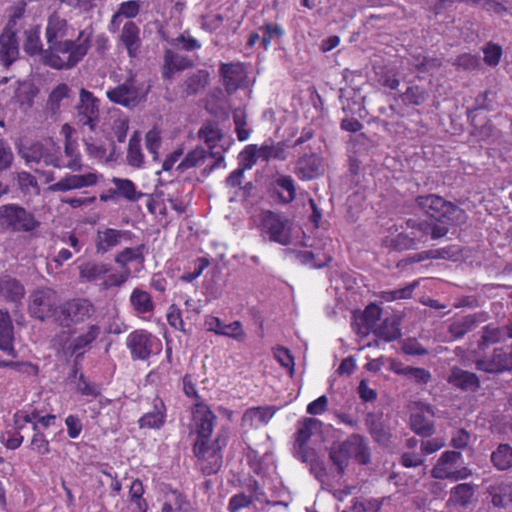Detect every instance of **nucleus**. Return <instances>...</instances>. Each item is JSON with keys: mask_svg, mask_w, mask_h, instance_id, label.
<instances>
[{"mask_svg": "<svg viewBox=\"0 0 512 512\" xmlns=\"http://www.w3.org/2000/svg\"><path fill=\"white\" fill-rule=\"evenodd\" d=\"M217 416L204 402H196L192 411L196 440L193 445V453L200 463V469L204 475L216 474L222 466L221 450L227 444V436L218 432L214 441L211 435L214 430Z\"/></svg>", "mask_w": 512, "mask_h": 512, "instance_id": "f257e3e1", "label": "nucleus"}, {"mask_svg": "<svg viewBox=\"0 0 512 512\" xmlns=\"http://www.w3.org/2000/svg\"><path fill=\"white\" fill-rule=\"evenodd\" d=\"M84 34L81 30L75 40L65 39L48 46L43 53V63L57 70L75 67L87 55L91 45L90 37L84 38Z\"/></svg>", "mask_w": 512, "mask_h": 512, "instance_id": "f03ea898", "label": "nucleus"}, {"mask_svg": "<svg viewBox=\"0 0 512 512\" xmlns=\"http://www.w3.org/2000/svg\"><path fill=\"white\" fill-rule=\"evenodd\" d=\"M415 204L429 220L448 228L464 223L467 217L459 206L436 194L419 195Z\"/></svg>", "mask_w": 512, "mask_h": 512, "instance_id": "7ed1b4c3", "label": "nucleus"}, {"mask_svg": "<svg viewBox=\"0 0 512 512\" xmlns=\"http://www.w3.org/2000/svg\"><path fill=\"white\" fill-rule=\"evenodd\" d=\"M431 476L438 480L460 481L472 476V470L468 468L460 451H444L436 464L431 469Z\"/></svg>", "mask_w": 512, "mask_h": 512, "instance_id": "20e7f679", "label": "nucleus"}, {"mask_svg": "<svg viewBox=\"0 0 512 512\" xmlns=\"http://www.w3.org/2000/svg\"><path fill=\"white\" fill-rule=\"evenodd\" d=\"M22 418L25 423L31 424L33 434L30 439V449L39 456L48 455L51 452V446L44 431L55 426L57 416L55 414L40 415L37 410H33Z\"/></svg>", "mask_w": 512, "mask_h": 512, "instance_id": "39448f33", "label": "nucleus"}, {"mask_svg": "<svg viewBox=\"0 0 512 512\" xmlns=\"http://www.w3.org/2000/svg\"><path fill=\"white\" fill-rule=\"evenodd\" d=\"M125 344L134 361H147L162 351L161 340L146 329H135L130 332Z\"/></svg>", "mask_w": 512, "mask_h": 512, "instance_id": "423d86ee", "label": "nucleus"}, {"mask_svg": "<svg viewBox=\"0 0 512 512\" xmlns=\"http://www.w3.org/2000/svg\"><path fill=\"white\" fill-rule=\"evenodd\" d=\"M95 313L93 303L87 298H73L62 303L58 308L56 321L64 328L80 324Z\"/></svg>", "mask_w": 512, "mask_h": 512, "instance_id": "0eeeda50", "label": "nucleus"}, {"mask_svg": "<svg viewBox=\"0 0 512 512\" xmlns=\"http://www.w3.org/2000/svg\"><path fill=\"white\" fill-rule=\"evenodd\" d=\"M39 222L34 215L16 204L0 207V226L12 232H31Z\"/></svg>", "mask_w": 512, "mask_h": 512, "instance_id": "6e6552de", "label": "nucleus"}, {"mask_svg": "<svg viewBox=\"0 0 512 512\" xmlns=\"http://www.w3.org/2000/svg\"><path fill=\"white\" fill-rule=\"evenodd\" d=\"M58 294L55 290L43 287L30 295L28 310L31 317L41 321L57 316Z\"/></svg>", "mask_w": 512, "mask_h": 512, "instance_id": "1a4fd4ad", "label": "nucleus"}, {"mask_svg": "<svg viewBox=\"0 0 512 512\" xmlns=\"http://www.w3.org/2000/svg\"><path fill=\"white\" fill-rule=\"evenodd\" d=\"M288 220L279 213L266 210L261 213L259 230L262 235H268L271 242L288 245L291 242L290 232L287 230Z\"/></svg>", "mask_w": 512, "mask_h": 512, "instance_id": "9d476101", "label": "nucleus"}, {"mask_svg": "<svg viewBox=\"0 0 512 512\" xmlns=\"http://www.w3.org/2000/svg\"><path fill=\"white\" fill-rule=\"evenodd\" d=\"M433 417L432 406L420 401L415 402L410 415L411 430L419 436L430 437L435 431Z\"/></svg>", "mask_w": 512, "mask_h": 512, "instance_id": "9b49d317", "label": "nucleus"}, {"mask_svg": "<svg viewBox=\"0 0 512 512\" xmlns=\"http://www.w3.org/2000/svg\"><path fill=\"white\" fill-rule=\"evenodd\" d=\"M76 119L78 125L88 126L93 131L99 120V100L92 92L81 89L80 102L77 105Z\"/></svg>", "mask_w": 512, "mask_h": 512, "instance_id": "f8f14e48", "label": "nucleus"}, {"mask_svg": "<svg viewBox=\"0 0 512 512\" xmlns=\"http://www.w3.org/2000/svg\"><path fill=\"white\" fill-rule=\"evenodd\" d=\"M324 158L318 153H306L300 156L294 167V174L301 181H311L325 174Z\"/></svg>", "mask_w": 512, "mask_h": 512, "instance_id": "ddd939ff", "label": "nucleus"}, {"mask_svg": "<svg viewBox=\"0 0 512 512\" xmlns=\"http://www.w3.org/2000/svg\"><path fill=\"white\" fill-rule=\"evenodd\" d=\"M476 368L487 373H502L512 370V347L495 348L490 357L478 359Z\"/></svg>", "mask_w": 512, "mask_h": 512, "instance_id": "4468645a", "label": "nucleus"}, {"mask_svg": "<svg viewBox=\"0 0 512 512\" xmlns=\"http://www.w3.org/2000/svg\"><path fill=\"white\" fill-rule=\"evenodd\" d=\"M408 227L411 234L415 236L417 243H426L429 238L436 240L447 235L449 228L446 225L435 223L428 220H408Z\"/></svg>", "mask_w": 512, "mask_h": 512, "instance_id": "2eb2a0df", "label": "nucleus"}, {"mask_svg": "<svg viewBox=\"0 0 512 512\" xmlns=\"http://www.w3.org/2000/svg\"><path fill=\"white\" fill-rule=\"evenodd\" d=\"M199 137L204 140L210 149V156L215 159L214 163L210 166V170H215L221 166L225 167L223 153L214 150L222 139V132L218 126L212 122L205 123L199 130Z\"/></svg>", "mask_w": 512, "mask_h": 512, "instance_id": "dca6fc26", "label": "nucleus"}, {"mask_svg": "<svg viewBox=\"0 0 512 512\" xmlns=\"http://www.w3.org/2000/svg\"><path fill=\"white\" fill-rule=\"evenodd\" d=\"M132 79L106 91V97L114 104L126 108L135 107L139 103L138 89L133 85Z\"/></svg>", "mask_w": 512, "mask_h": 512, "instance_id": "f3484780", "label": "nucleus"}, {"mask_svg": "<svg viewBox=\"0 0 512 512\" xmlns=\"http://www.w3.org/2000/svg\"><path fill=\"white\" fill-rule=\"evenodd\" d=\"M219 74L226 92L232 94L241 86V82L245 77V67L241 62L221 63Z\"/></svg>", "mask_w": 512, "mask_h": 512, "instance_id": "a211bd4d", "label": "nucleus"}, {"mask_svg": "<svg viewBox=\"0 0 512 512\" xmlns=\"http://www.w3.org/2000/svg\"><path fill=\"white\" fill-rule=\"evenodd\" d=\"M153 409L143 414L139 420L138 425L141 429H161L166 422L167 408L164 401L156 395L152 401Z\"/></svg>", "mask_w": 512, "mask_h": 512, "instance_id": "6ab92c4d", "label": "nucleus"}, {"mask_svg": "<svg viewBox=\"0 0 512 512\" xmlns=\"http://www.w3.org/2000/svg\"><path fill=\"white\" fill-rule=\"evenodd\" d=\"M14 340V326L10 313L0 308V350L11 358L18 356Z\"/></svg>", "mask_w": 512, "mask_h": 512, "instance_id": "aec40b11", "label": "nucleus"}, {"mask_svg": "<svg viewBox=\"0 0 512 512\" xmlns=\"http://www.w3.org/2000/svg\"><path fill=\"white\" fill-rule=\"evenodd\" d=\"M98 182L96 173H86L83 175H67L60 179L58 182L50 185L49 189L54 192H66L74 189H81L84 187H91Z\"/></svg>", "mask_w": 512, "mask_h": 512, "instance_id": "412c9836", "label": "nucleus"}, {"mask_svg": "<svg viewBox=\"0 0 512 512\" xmlns=\"http://www.w3.org/2000/svg\"><path fill=\"white\" fill-rule=\"evenodd\" d=\"M447 382L451 386L466 392H476L480 388V380L475 373L457 366L451 368Z\"/></svg>", "mask_w": 512, "mask_h": 512, "instance_id": "4be33fe9", "label": "nucleus"}, {"mask_svg": "<svg viewBox=\"0 0 512 512\" xmlns=\"http://www.w3.org/2000/svg\"><path fill=\"white\" fill-rule=\"evenodd\" d=\"M126 231L114 228L98 229L95 237L96 253L104 255L117 247L125 237Z\"/></svg>", "mask_w": 512, "mask_h": 512, "instance_id": "5701e85b", "label": "nucleus"}, {"mask_svg": "<svg viewBox=\"0 0 512 512\" xmlns=\"http://www.w3.org/2000/svg\"><path fill=\"white\" fill-rule=\"evenodd\" d=\"M476 485L472 483H459L451 488L447 505L466 509L475 500Z\"/></svg>", "mask_w": 512, "mask_h": 512, "instance_id": "b1692460", "label": "nucleus"}, {"mask_svg": "<svg viewBox=\"0 0 512 512\" xmlns=\"http://www.w3.org/2000/svg\"><path fill=\"white\" fill-rule=\"evenodd\" d=\"M19 56V45L16 33L5 28L0 34V60L5 67H9Z\"/></svg>", "mask_w": 512, "mask_h": 512, "instance_id": "393cba45", "label": "nucleus"}, {"mask_svg": "<svg viewBox=\"0 0 512 512\" xmlns=\"http://www.w3.org/2000/svg\"><path fill=\"white\" fill-rule=\"evenodd\" d=\"M193 66V61L171 49L165 50L162 77L165 80L173 78L174 74Z\"/></svg>", "mask_w": 512, "mask_h": 512, "instance_id": "a878e982", "label": "nucleus"}, {"mask_svg": "<svg viewBox=\"0 0 512 512\" xmlns=\"http://www.w3.org/2000/svg\"><path fill=\"white\" fill-rule=\"evenodd\" d=\"M69 24L66 19L61 18L57 13H52L48 17L45 37L48 46H52L68 36Z\"/></svg>", "mask_w": 512, "mask_h": 512, "instance_id": "bb28decb", "label": "nucleus"}, {"mask_svg": "<svg viewBox=\"0 0 512 512\" xmlns=\"http://www.w3.org/2000/svg\"><path fill=\"white\" fill-rule=\"evenodd\" d=\"M129 303L136 316L146 319V315L153 314L155 303L149 292L134 288L129 297Z\"/></svg>", "mask_w": 512, "mask_h": 512, "instance_id": "cd10ccee", "label": "nucleus"}, {"mask_svg": "<svg viewBox=\"0 0 512 512\" xmlns=\"http://www.w3.org/2000/svg\"><path fill=\"white\" fill-rule=\"evenodd\" d=\"M78 270L81 282H97L102 281L113 269L108 263L90 260L79 265Z\"/></svg>", "mask_w": 512, "mask_h": 512, "instance_id": "c85d7f7f", "label": "nucleus"}, {"mask_svg": "<svg viewBox=\"0 0 512 512\" xmlns=\"http://www.w3.org/2000/svg\"><path fill=\"white\" fill-rule=\"evenodd\" d=\"M25 296L23 284L10 275L0 276V297L6 302L20 303Z\"/></svg>", "mask_w": 512, "mask_h": 512, "instance_id": "c756f323", "label": "nucleus"}, {"mask_svg": "<svg viewBox=\"0 0 512 512\" xmlns=\"http://www.w3.org/2000/svg\"><path fill=\"white\" fill-rule=\"evenodd\" d=\"M120 41L125 46L130 58L137 57L141 46L139 27L132 21L126 22L121 31Z\"/></svg>", "mask_w": 512, "mask_h": 512, "instance_id": "7c9ffc66", "label": "nucleus"}, {"mask_svg": "<svg viewBox=\"0 0 512 512\" xmlns=\"http://www.w3.org/2000/svg\"><path fill=\"white\" fill-rule=\"evenodd\" d=\"M347 448L352 458L359 464L366 465L370 462L371 453L367 439L360 434H352L346 440Z\"/></svg>", "mask_w": 512, "mask_h": 512, "instance_id": "2f4dec72", "label": "nucleus"}, {"mask_svg": "<svg viewBox=\"0 0 512 512\" xmlns=\"http://www.w3.org/2000/svg\"><path fill=\"white\" fill-rule=\"evenodd\" d=\"M365 421L373 440L379 445L388 446L391 439V433L381 418L374 413H368Z\"/></svg>", "mask_w": 512, "mask_h": 512, "instance_id": "473e14b6", "label": "nucleus"}, {"mask_svg": "<svg viewBox=\"0 0 512 512\" xmlns=\"http://www.w3.org/2000/svg\"><path fill=\"white\" fill-rule=\"evenodd\" d=\"M111 182L115 188L109 189V193L117 194V197L136 202L144 196V193L138 191L135 183L130 179L113 177Z\"/></svg>", "mask_w": 512, "mask_h": 512, "instance_id": "72a5a7b5", "label": "nucleus"}, {"mask_svg": "<svg viewBox=\"0 0 512 512\" xmlns=\"http://www.w3.org/2000/svg\"><path fill=\"white\" fill-rule=\"evenodd\" d=\"M372 332L385 342L395 341L401 337L400 320L395 317H387Z\"/></svg>", "mask_w": 512, "mask_h": 512, "instance_id": "f704fd0d", "label": "nucleus"}, {"mask_svg": "<svg viewBox=\"0 0 512 512\" xmlns=\"http://www.w3.org/2000/svg\"><path fill=\"white\" fill-rule=\"evenodd\" d=\"M382 309L375 303H371L364 309L360 318L361 323L358 324L357 332L362 335H368L376 327L380 320Z\"/></svg>", "mask_w": 512, "mask_h": 512, "instance_id": "c9c22d12", "label": "nucleus"}, {"mask_svg": "<svg viewBox=\"0 0 512 512\" xmlns=\"http://www.w3.org/2000/svg\"><path fill=\"white\" fill-rule=\"evenodd\" d=\"M489 494L495 507L504 508L512 503V484L500 482L491 485Z\"/></svg>", "mask_w": 512, "mask_h": 512, "instance_id": "e433bc0d", "label": "nucleus"}, {"mask_svg": "<svg viewBox=\"0 0 512 512\" xmlns=\"http://www.w3.org/2000/svg\"><path fill=\"white\" fill-rule=\"evenodd\" d=\"M144 493L145 489L142 481L140 479L133 480L128 492V500L132 506V512H147L148 503L143 497Z\"/></svg>", "mask_w": 512, "mask_h": 512, "instance_id": "4c0bfd02", "label": "nucleus"}, {"mask_svg": "<svg viewBox=\"0 0 512 512\" xmlns=\"http://www.w3.org/2000/svg\"><path fill=\"white\" fill-rule=\"evenodd\" d=\"M347 443L344 440L340 443L332 445L329 451V458L332 463L337 467L340 475L344 474L345 469L349 465V461L352 458L347 448Z\"/></svg>", "mask_w": 512, "mask_h": 512, "instance_id": "58836bf2", "label": "nucleus"}, {"mask_svg": "<svg viewBox=\"0 0 512 512\" xmlns=\"http://www.w3.org/2000/svg\"><path fill=\"white\" fill-rule=\"evenodd\" d=\"M276 411L277 409L274 406L248 408L243 415V421H249L251 425L254 423L267 424L275 415Z\"/></svg>", "mask_w": 512, "mask_h": 512, "instance_id": "ea45409f", "label": "nucleus"}, {"mask_svg": "<svg viewBox=\"0 0 512 512\" xmlns=\"http://www.w3.org/2000/svg\"><path fill=\"white\" fill-rule=\"evenodd\" d=\"M286 144L284 142L264 143L259 148V158L264 162L270 160L285 161L287 159Z\"/></svg>", "mask_w": 512, "mask_h": 512, "instance_id": "a19ab883", "label": "nucleus"}, {"mask_svg": "<svg viewBox=\"0 0 512 512\" xmlns=\"http://www.w3.org/2000/svg\"><path fill=\"white\" fill-rule=\"evenodd\" d=\"M41 30L39 26H33L25 31L23 50L30 56L44 53L43 45L40 39Z\"/></svg>", "mask_w": 512, "mask_h": 512, "instance_id": "79ce46f5", "label": "nucleus"}, {"mask_svg": "<svg viewBox=\"0 0 512 512\" xmlns=\"http://www.w3.org/2000/svg\"><path fill=\"white\" fill-rule=\"evenodd\" d=\"M101 334V327L97 324L89 325L87 331L75 337L70 345L72 353H77L89 347Z\"/></svg>", "mask_w": 512, "mask_h": 512, "instance_id": "37998d69", "label": "nucleus"}, {"mask_svg": "<svg viewBox=\"0 0 512 512\" xmlns=\"http://www.w3.org/2000/svg\"><path fill=\"white\" fill-rule=\"evenodd\" d=\"M126 161L134 168H141L144 164V154L141 149V137L135 132L129 139Z\"/></svg>", "mask_w": 512, "mask_h": 512, "instance_id": "c03bdc74", "label": "nucleus"}, {"mask_svg": "<svg viewBox=\"0 0 512 512\" xmlns=\"http://www.w3.org/2000/svg\"><path fill=\"white\" fill-rule=\"evenodd\" d=\"M276 186L285 191L286 194L278 192L279 202L282 204H290L296 199V185L294 179L290 175H281L275 180Z\"/></svg>", "mask_w": 512, "mask_h": 512, "instance_id": "a18cd8bd", "label": "nucleus"}, {"mask_svg": "<svg viewBox=\"0 0 512 512\" xmlns=\"http://www.w3.org/2000/svg\"><path fill=\"white\" fill-rule=\"evenodd\" d=\"M493 465L501 471L512 467V447L509 444H500L491 454Z\"/></svg>", "mask_w": 512, "mask_h": 512, "instance_id": "49530a36", "label": "nucleus"}, {"mask_svg": "<svg viewBox=\"0 0 512 512\" xmlns=\"http://www.w3.org/2000/svg\"><path fill=\"white\" fill-rule=\"evenodd\" d=\"M209 84V73L205 70H198L187 77L184 82V90L187 95L197 94Z\"/></svg>", "mask_w": 512, "mask_h": 512, "instance_id": "de8ad7c7", "label": "nucleus"}, {"mask_svg": "<svg viewBox=\"0 0 512 512\" xmlns=\"http://www.w3.org/2000/svg\"><path fill=\"white\" fill-rule=\"evenodd\" d=\"M419 280H415L406 286L393 290L381 291L379 297L385 302H392L402 299H410L413 295L414 290L418 287Z\"/></svg>", "mask_w": 512, "mask_h": 512, "instance_id": "09e8293b", "label": "nucleus"}, {"mask_svg": "<svg viewBox=\"0 0 512 512\" xmlns=\"http://www.w3.org/2000/svg\"><path fill=\"white\" fill-rule=\"evenodd\" d=\"M399 98L407 105L420 106L427 100L428 92L418 85L409 86L404 93L399 95Z\"/></svg>", "mask_w": 512, "mask_h": 512, "instance_id": "8fccbe9b", "label": "nucleus"}, {"mask_svg": "<svg viewBox=\"0 0 512 512\" xmlns=\"http://www.w3.org/2000/svg\"><path fill=\"white\" fill-rule=\"evenodd\" d=\"M245 488L249 492L248 495L255 502H259L260 504L267 505V506L272 504L271 501L269 500L268 495L265 492L263 486L260 484V482L256 478H254L252 476L249 477L246 480Z\"/></svg>", "mask_w": 512, "mask_h": 512, "instance_id": "3c124183", "label": "nucleus"}, {"mask_svg": "<svg viewBox=\"0 0 512 512\" xmlns=\"http://www.w3.org/2000/svg\"><path fill=\"white\" fill-rule=\"evenodd\" d=\"M65 154L69 157V161L64 165V167L72 170V171H80L82 169L81 164V155L78 152V145L75 141H72L68 136L65 141Z\"/></svg>", "mask_w": 512, "mask_h": 512, "instance_id": "603ef678", "label": "nucleus"}, {"mask_svg": "<svg viewBox=\"0 0 512 512\" xmlns=\"http://www.w3.org/2000/svg\"><path fill=\"white\" fill-rule=\"evenodd\" d=\"M259 158V148L256 144H249L238 155L239 167L250 170Z\"/></svg>", "mask_w": 512, "mask_h": 512, "instance_id": "864d4df0", "label": "nucleus"}, {"mask_svg": "<svg viewBox=\"0 0 512 512\" xmlns=\"http://www.w3.org/2000/svg\"><path fill=\"white\" fill-rule=\"evenodd\" d=\"M70 89L67 84H58L49 94L47 100V108L52 112L56 113L60 108V103L63 99L69 97Z\"/></svg>", "mask_w": 512, "mask_h": 512, "instance_id": "5fc2aeb1", "label": "nucleus"}, {"mask_svg": "<svg viewBox=\"0 0 512 512\" xmlns=\"http://www.w3.org/2000/svg\"><path fill=\"white\" fill-rule=\"evenodd\" d=\"M207 152L202 147H196L189 151L183 160L179 163L177 170L184 171L196 167L201 161L206 158Z\"/></svg>", "mask_w": 512, "mask_h": 512, "instance_id": "6e6d98bb", "label": "nucleus"}, {"mask_svg": "<svg viewBox=\"0 0 512 512\" xmlns=\"http://www.w3.org/2000/svg\"><path fill=\"white\" fill-rule=\"evenodd\" d=\"M221 336L232 339L238 343H243L247 339V334L244 330L243 324L239 320H235L229 324H224Z\"/></svg>", "mask_w": 512, "mask_h": 512, "instance_id": "4d7b16f0", "label": "nucleus"}, {"mask_svg": "<svg viewBox=\"0 0 512 512\" xmlns=\"http://www.w3.org/2000/svg\"><path fill=\"white\" fill-rule=\"evenodd\" d=\"M260 30L264 32L261 40L264 50L270 47L274 38H281L284 35V29L277 23H265Z\"/></svg>", "mask_w": 512, "mask_h": 512, "instance_id": "13d9d810", "label": "nucleus"}, {"mask_svg": "<svg viewBox=\"0 0 512 512\" xmlns=\"http://www.w3.org/2000/svg\"><path fill=\"white\" fill-rule=\"evenodd\" d=\"M430 259H444L457 261L461 256V249L458 245H448L438 249H430Z\"/></svg>", "mask_w": 512, "mask_h": 512, "instance_id": "bf43d9fd", "label": "nucleus"}, {"mask_svg": "<svg viewBox=\"0 0 512 512\" xmlns=\"http://www.w3.org/2000/svg\"><path fill=\"white\" fill-rule=\"evenodd\" d=\"M316 425V420L313 418H306L300 427H298L295 433V442L294 444H308L309 440L312 437L313 429Z\"/></svg>", "mask_w": 512, "mask_h": 512, "instance_id": "052dcab7", "label": "nucleus"}, {"mask_svg": "<svg viewBox=\"0 0 512 512\" xmlns=\"http://www.w3.org/2000/svg\"><path fill=\"white\" fill-rule=\"evenodd\" d=\"M417 244L418 243L415 239V236L413 234H411V231H410L409 233H406V232L399 233L397 236H395L391 240L390 245L395 250L403 251V250L413 249L416 247Z\"/></svg>", "mask_w": 512, "mask_h": 512, "instance_id": "680f3d73", "label": "nucleus"}, {"mask_svg": "<svg viewBox=\"0 0 512 512\" xmlns=\"http://www.w3.org/2000/svg\"><path fill=\"white\" fill-rule=\"evenodd\" d=\"M255 501L246 493L239 492L234 494L228 502V512H239L242 509L250 507Z\"/></svg>", "mask_w": 512, "mask_h": 512, "instance_id": "e2e57ef3", "label": "nucleus"}, {"mask_svg": "<svg viewBox=\"0 0 512 512\" xmlns=\"http://www.w3.org/2000/svg\"><path fill=\"white\" fill-rule=\"evenodd\" d=\"M130 271L127 269L124 272H109L104 279H102L101 286L103 289L108 290L113 287L122 286L129 278Z\"/></svg>", "mask_w": 512, "mask_h": 512, "instance_id": "0e129e2a", "label": "nucleus"}, {"mask_svg": "<svg viewBox=\"0 0 512 512\" xmlns=\"http://www.w3.org/2000/svg\"><path fill=\"white\" fill-rule=\"evenodd\" d=\"M475 324L476 320L474 316H466L463 319L452 323L450 331L455 337L461 338L471 331Z\"/></svg>", "mask_w": 512, "mask_h": 512, "instance_id": "69168bd1", "label": "nucleus"}, {"mask_svg": "<svg viewBox=\"0 0 512 512\" xmlns=\"http://www.w3.org/2000/svg\"><path fill=\"white\" fill-rule=\"evenodd\" d=\"M145 146L152 155L153 160L158 159V151L161 146L160 132L156 129L149 130L145 135Z\"/></svg>", "mask_w": 512, "mask_h": 512, "instance_id": "338daca9", "label": "nucleus"}, {"mask_svg": "<svg viewBox=\"0 0 512 512\" xmlns=\"http://www.w3.org/2000/svg\"><path fill=\"white\" fill-rule=\"evenodd\" d=\"M483 53L484 62L488 66H497L501 60L503 51L500 45L490 42L483 48Z\"/></svg>", "mask_w": 512, "mask_h": 512, "instance_id": "774afa93", "label": "nucleus"}]
</instances>
